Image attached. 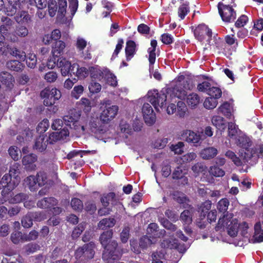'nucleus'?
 <instances>
[{
	"instance_id": "62",
	"label": "nucleus",
	"mask_w": 263,
	"mask_h": 263,
	"mask_svg": "<svg viewBox=\"0 0 263 263\" xmlns=\"http://www.w3.org/2000/svg\"><path fill=\"white\" fill-rule=\"evenodd\" d=\"M211 88V84L208 81H203L201 83H199L197 85L198 91L203 92H206L208 94V91Z\"/></svg>"
},
{
	"instance_id": "40",
	"label": "nucleus",
	"mask_w": 263,
	"mask_h": 263,
	"mask_svg": "<svg viewBox=\"0 0 263 263\" xmlns=\"http://www.w3.org/2000/svg\"><path fill=\"white\" fill-rule=\"evenodd\" d=\"M67 67H68V70H67V76H70L72 78V74L76 77L80 68L79 64L77 63H74L71 64L70 62L67 61Z\"/></svg>"
},
{
	"instance_id": "2",
	"label": "nucleus",
	"mask_w": 263,
	"mask_h": 263,
	"mask_svg": "<svg viewBox=\"0 0 263 263\" xmlns=\"http://www.w3.org/2000/svg\"><path fill=\"white\" fill-rule=\"evenodd\" d=\"M20 178L12 177L11 174H5L0 181V190L3 188L1 194L3 197H7L18 184Z\"/></svg>"
},
{
	"instance_id": "23",
	"label": "nucleus",
	"mask_w": 263,
	"mask_h": 263,
	"mask_svg": "<svg viewBox=\"0 0 263 263\" xmlns=\"http://www.w3.org/2000/svg\"><path fill=\"white\" fill-rule=\"evenodd\" d=\"M48 143L47 138H46L44 135H40L36 139L33 148L42 152L46 149Z\"/></svg>"
},
{
	"instance_id": "61",
	"label": "nucleus",
	"mask_w": 263,
	"mask_h": 263,
	"mask_svg": "<svg viewBox=\"0 0 263 263\" xmlns=\"http://www.w3.org/2000/svg\"><path fill=\"white\" fill-rule=\"evenodd\" d=\"M187 109L185 103L182 101H178L177 104V114L180 117H184Z\"/></svg>"
},
{
	"instance_id": "15",
	"label": "nucleus",
	"mask_w": 263,
	"mask_h": 263,
	"mask_svg": "<svg viewBox=\"0 0 263 263\" xmlns=\"http://www.w3.org/2000/svg\"><path fill=\"white\" fill-rule=\"evenodd\" d=\"M68 10L70 15L67 16V28H73V24L72 22L73 17L74 16L79 7L78 0H68Z\"/></svg>"
},
{
	"instance_id": "3",
	"label": "nucleus",
	"mask_w": 263,
	"mask_h": 263,
	"mask_svg": "<svg viewBox=\"0 0 263 263\" xmlns=\"http://www.w3.org/2000/svg\"><path fill=\"white\" fill-rule=\"evenodd\" d=\"M95 244L93 242L86 243L82 247L78 248L75 251L74 255L77 260L85 262L92 259L95 255Z\"/></svg>"
},
{
	"instance_id": "59",
	"label": "nucleus",
	"mask_w": 263,
	"mask_h": 263,
	"mask_svg": "<svg viewBox=\"0 0 263 263\" xmlns=\"http://www.w3.org/2000/svg\"><path fill=\"white\" fill-rule=\"evenodd\" d=\"M248 17L245 15L242 14L240 15L235 23V26L236 28H242L244 27L248 22Z\"/></svg>"
},
{
	"instance_id": "52",
	"label": "nucleus",
	"mask_w": 263,
	"mask_h": 263,
	"mask_svg": "<svg viewBox=\"0 0 263 263\" xmlns=\"http://www.w3.org/2000/svg\"><path fill=\"white\" fill-rule=\"evenodd\" d=\"M57 58L56 65L58 67L61 68V72L62 75L66 76V58L61 57H57Z\"/></svg>"
},
{
	"instance_id": "24",
	"label": "nucleus",
	"mask_w": 263,
	"mask_h": 263,
	"mask_svg": "<svg viewBox=\"0 0 263 263\" xmlns=\"http://www.w3.org/2000/svg\"><path fill=\"white\" fill-rule=\"evenodd\" d=\"M66 137V129L64 127L60 132H53L47 138L49 144H53L58 141L63 139Z\"/></svg>"
},
{
	"instance_id": "4",
	"label": "nucleus",
	"mask_w": 263,
	"mask_h": 263,
	"mask_svg": "<svg viewBox=\"0 0 263 263\" xmlns=\"http://www.w3.org/2000/svg\"><path fill=\"white\" fill-rule=\"evenodd\" d=\"M58 1V9L57 2L54 0H50L48 3V12L50 16L55 15L57 11V20L64 23V17L66 15V0Z\"/></svg>"
},
{
	"instance_id": "34",
	"label": "nucleus",
	"mask_w": 263,
	"mask_h": 263,
	"mask_svg": "<svg viewBox=\"0 0 263 263\" xmlns=\"http://www.w3.org/2000/svg\"><path fill=\"white\" fill-rule=\"evenodd\" d=\"M113 235L112 230H108L103 232L100 235L99 240L103 247L109 244Z\"/></svg>"
},
{
	"instance_id": "17",
	"label": "nucleus",
	"mask_w": 263,
	"mask_h": 263,
	"mask_svg": "<svg viewBox=\"0 0 263 263\" xmlns=\"http://www.w3.org/2000/svg\"><path fill=\"white\" fill-rule=\"evenodd\" d=\"M58 203V200L53 197H45L39 200L36 203L38 208L42 209H49L54 206H56Z\"/></svg>"
},
{
	"instance_id": "56",
	"label": "nucleus",
	"mask_w": 263,
	"mask_h": 263,
	"mask_svg": "<svg viewBox=\"0 0 263 263\" xmlns=\"http://www.w3.org/2000/svg\"><path fill=\"white\" fill-rule=\"evenodd\" d=\"M81 106L83 111L85 113H88L91 109V105L90 101L87 98H82L81 100Z\"/></svg>"
},
{
	"instance_id": "12",
	"label": "nucleus",
	"mask_w": 263,
	"mask_h": 263,
	"mask_svg": "<svg viewBox=\"0 0 263 263\" xmlns=\"http://www.w3.org/2000/svg\"><path fill=\"white\" fill-rule=\"evenodd\" d=\"M194 34L195 38L200 42L203 41L206 35L208 36V40L209 41L212 37V31L208 26L205 24H200L194 29Z\"/></svg>"
},
{
	"instance_id": "38",
	"label": "nucleus",
	"mask_w": 263,
	"mask_h": 263,
	"mask_svg": "<svg viewBox=\"0 0 263 263\" xmlns=\"http://www.w3.org/2000/svg\"><path fill=\"white\" fill-rule=\"evenodd\" d=\"M218 112L222 114L228 118H230L232 115L230 104L227 102L223 103L218 107Z\"/></svg>"
},
{
	"instance_id": "48",
	"label": "nucleus",
	"mask_w": 263,
	"mask_h": 263,
	"mask_svg": "<svg viewBox=\"0 0 263 263\" xmlns=\"http://www.w3.org/2000/svg\"><path fill=\"white\" fill-rule=\"evenodd\" d=\"M21 223L24 228H29L32 226L33 219L29 212L22 217Z\"/></svg>"
},
{
	"instance_id": "1",
	"label": "nucleus",
	"mask_w": 263,
	"mask_h": 263,
	"mask_svg": "<svg viewBox=\"0 0 263 263\" xmlns=\"http://www.w3.org/2000/svg\"><path fill=\"white\" fill-rule=\"evenodd\" d=\"M103 248L102 258L107 263H112V260L119 259L122 255V253L116 240L110 241L109 244L104 246Z\"/></svg>"
},
{
	"instance_id": "45",
	"label": "nucleus",
	"mask_w": 263,
	"mask_h": 263,
	"mask_svg": "<svg viewBox=\"0 0 263 263\" xmlns=\"http://www.w3.org/2000/svg\"><path fill=\"white\" fill-rule=\"evenodd\" d=\"M212 206L211 201L208 200L202 203L199 210L201 211V217H205L206 214L211 209Z\"/></svg>"
},
{
	"instance_id": "5",
	"label": "nucleus",
	"mask_w": 263,
	"mask_h": 263,
	"mask_svg": "<svg viewBox=\"0 0 263 263\" xmlns=\"http://www.w3.org/2000/svg\"><path fill=\"white\" fill-rule=\"evenodd\" d=\"M229 222V221H228V220L226 218V215H223L222 217H220L219 219L218 223L215 227V230L216 231H218L225 226H227V228L228 235L232 237H234L237 235L239 224L236 219L232 220L230 221L229 224H228Z\"/></svg>"
},
{
	"instance_id": "22",
	"label": "nucleus",
	"mask_w": 263,
	"mask_h": 263,
	"mask_svg": "<svg viewBox=\"0 0 263 263\" xmlns=\"http://www.w3.org/2000/svg\"><path fill=\"white\" fill-rule=\"evenodd\" d=\"M136 45L133 40H128L126 42L125 49L126 59L127 61H129L136 52Z\"/></svg>"
},
{
	"instance_id": "10",
	"label": "nucleus",
	"mask_w": 263,
	"mask_h": 263,
	"mask_svg": "<svg viewBox=\"0 0 263 263\" xmlns=\"http://www.w3.org/2000/svg\"><path fill=\"white\" fill-rule=\"evenodd\" d=\"M89 71L92 80H98L100 81L104 79L109 82V79L113 80L116 79L115 75L111 73L109 70L102 71L93 66H91L89 68Z\"/></svg>"
},
{
	"instance_id": "20",
	"label": "nucleus",
	"mask_w": 263,
	"mask_h": 263,
	"mask_svg": "<svg viewBox=\"0 0 263 263\" xmlns=\"http://www.w3.org/2000/svg\"><path fill=\"white\" fill-rule=\"evenodd\" d=\"M3 198L5 202L8 201L10 203L16 204L25 201L28 198V196L26 193H20L12 197L11 193L7 197H3Z\"/></svg>"
},
{
	"instance_id": "42",
	"label": "nucleus",
	"mask_w": 263,
	"mask_h": 263,
	"mask_svg": "<svg viewBox=\"0 0 263 263\" xmlns=\"http://www.w3.org/2000/svg\"><path fill=\"white\" fill-rule=\"evenodd\" d=\"M26 254L33 253L40 249V246L36 243L30 242L24 247L23 248Z\"/></svg>"
},
{
	"instance_id": "18",
	"label": "nucleus",
	"mask_w": 263,
	"mask_h": 263,
	"mask_svg": "<svg viewBox=\"0 0 263 263\" xmlns=\"http://www.w3.org/2000/svg\"><path fill=\"white\" fill-rule=\"evenodd\" d=\"M88 125L90 131L94 134H101L105 132L104 126L101 124L98 118L91 117L89 121Z\"/></svg>"
},
{
	"instance_id": "37",
	"label": "nucleus",
	"mask_w": 263,
	"mask_h": 263,
	"mask_svg": "<svg viewBox=\"0 0 263 263\" xmlns=\"http://www.w3.org/2000/svg\"><path fill=\"white\" fill-rule=\"evenodd\" d=\"M9 53L11 55L15 57L17 59L21 61H24L26 59V53L25 51L15 47L10 48Z\"/></svg>"
},
{
	"instance_id": "11",
	"label": "nucleus",
	"mask_w": 263,
	"mask_h": 263,
	"mask_svg": "<svg viewBox=\"0 0 263 263\" xmlns=\"http://www.w3.org/2000/svg\"><path fill=\"white\" fill-rule=\"evenodd\" d=\"M119 108L117 105L105 106L100 115V119L104 124L109 123L112 120L118 112Z\"/></svg>"
},
{
	"instance_id": "54",
	"label": "nucleus",
	"mask_w": 263,
	"mask_h": 263,
	"mask_svg": "<svg viewBox=\"0 0 263 263\" xmlns=\"http://www.w3.org/2000/svg\"><path fill=\"white\" fill-rule=\"evenodd\" d=\"M208 95L210 96V97L218 99L221 97L222 91L219 87L213 86L208 91Z\"/></svg>"
},
{
	"instance_id": "32",
	"label": "nucleus",
	"mask_w": 263,
	"mask_h": 263,
	"mask_svg": "<svg viewBox=\"0 0 263 263\" xmlns=\"http://www.w3.org/2000/svg\"><path fill=\"white\" fill-rule=\"evenodd\" d=\"M212 122L217 129L223 132L226 128V123L224 118L219 116H214L212 119Z\"/></svg>"
},
{
	"instance_id": "8",
	"label": "nucleus",
	"mask_w": 263,
	"mask_h": 263,
	"mask_svg": "<svg viewBox=\"0 0 263 263\" xmlns=\"http://www.w3.org/2000/svg\"><path fill=\"white\" fill-rule=\"evenodd\" d=\"M41 96L44 98V104L46 106L53 105L56 101L61 97V91L56 88H46L41 92Z\"/></svg>"
},
{
	"instance_id": "26",
	"label": "nucleus",
	"mask_w": 263,
	"mask_h": 263,
	"mask_svg": "<svg viewBox=\"0 0 263 263\" xmlns=\"http://www.w3.org/2000/svg\"><path fill=\"white\" fill-rule=\"evenodd\" d=\"M0 81L7 87L11 88L13 86V83L14 82V79L10 73L7 72H2L0 74Z\"/></svg>"
},
{
	"instance_id": "28",
	"label": "nucleus",
	"mask_w": 263,
	"mask_h": 263,
	"mask_svg": "<svg viewBox=\"0 0 263 263\" xmlns=\"http://www.w3.org/2000/svg\"><path fill=\"white\" fill-rule=\"evenodd\" d=\"M6 67L10 70L20 72L24 69L25 66L18 60H13L7 62Z\"/></svg>"
},
{
	"instance_id": "64",
	"label": "nucleus",
	"mask_w": 263,
	"mask_h": 263,
	"mask_svg": "<svg viewBox=\"0 0 263 263\" xmlns=\"http://www.w3.org/2000/svg\"><path fill=\"white\" fill-rule=\"evenodd\" d=\"M237 134V128L235 123L229 122L228 123V136L231 138H235Z\"/></svg>"
},
{
	"instance_id": "44",
	"label": "nucleus",
	"mask_w": 263,
	"mask_h": 263,
	"mask_svg": "<svg viewBox=\"0 0 263 263\" xmlns=\"http://www.w3.org/2000/svg\"><path fill=\"white\" fill-rule=\"evenodd\" d=\"M180 219L184 224H190L192 222V216L189 210H184L180 214Z\"/></svg>"
},
{
	"instance_id": "9",
	"label": "nucleus",
	"mask_w": 263,
	"mask_h": 263,
	"mask_svg": "<svg viewBox=\"0 0 263 263\" xmlns=\"http://www.w3.org/2000/svg\"><path fill=\"white\" fill-rule=\"evenodd\" d=\"M167 96L163 91L158 92L154 90L152 95L148 96V101L154 107L156 111L159 110V107L162 108L166 106Z\"/></svg>"
},
{
	"instance_id": "7",
	"label": "nucleus",
	"mask_w": 263,
	"mask_h": 263,
	"mask_svg": "<svg viewBox=\"0 0 263 263\" xmlns=\"http://www.w3.org/2000/svg\"><path fill=\"white\" fill-rule=\"evenodd\" d=\"M81 115V111L76 109L73 108L68 111V115H67V126L71 129H74L77 131L80 129L82 132L85 130L84 125L80 124L79 119Z\"/></svg>"
},
{
	"instance_id": "27",
	"label": "nucleus",
	"mask_w": 263,
	"mask_h": 263,
	"mask_svg": "<svg viewBox=\"0 0 263 263\" xmlns=\"http://www.w3.org/2000/svg\"><path fill=\"white\" fill-rule=\"evenodd\" d=\"M116 201V194L114 192L103 194L100 198L102 206H109L110 202L113 204Z\"/></svg>"
},
{
	"instance_id": "53",
	"label": "nucleus",
	"mask_w": 263,
	"mask_h": 263,
	"mask_svg": "<svg viewBox=\"0 0 263 263\" xmlns=\"http://www.w3.org/2000/svg\"><path fill=\"white\" fill-rule=\"evenodd\" d=\"M148 236L145 235L143 236L139 239V247L141 249L144 250L147 249L148 246L152 244V241Z\"/></svg>"
},
{
	"instance_id": "46",
	"label": "nucleus",
	"mask_w": 263,
	"mask_h": 263,
	"mask_svg": "<svg viewBox=\"0 0 263 263\" xmlns=\"http://www.w3.org/2000/svg\"><path fill=\"white\" fill-rule=\"evenodd\" d=\"M24 235L20 231H14L11 235V239L14 244H18L20 242L25 241Z\"/></svg>"
},
{
	"instance_id": "55",
	"label": "nucleus",
	"mask_w": 263,
	"mask_h": 263,
	"mask_svg": "<svg viewBox=\"0 0 263 263\" xmlns=\"http://www.w3.org/2000/svg\"><path fill=\"white\" fill-rule=\"evenodd\" d=\"M49 126V123L48 120L44 119L37 125L36 130L39 133L43 134L47 130Z\"/></svg>"
},
{
	"instance_id": "21",
	"label": "nucleus",
	"mask_w": 263,
	"mask_h": 263,
	"mask_svg": "<svg viewBox=\"0 0 263 263\" xmlns=\"http://www.w3.org/2000/svg\"><path fill=\"white\" fill-rule=\"evenodd\" d=\"M37 160V156L33 154L25 155L22 159L23 164L28 170H34L36 166L34 162Z\"/></svg>"
},
{
	"instance_id": "31",
	"label": "nucleus",
	"mask_w": 263,
	"mask_h": 263,
	"mask_svg": "<svg viewBox=\"0 0 263 263\" xmlns=\"http://www.w3.org/2000/svg\"><path fill=\"white\" fill-rule=\"evenodd\" d=\"M217 154V149L213 147L204 148L200 152V156L205 160L211 159Z\"/></svg>"
},
{
	"instance_id": "35",
	"label": "nucleus",
	"mask_w": 263,
	"mask_h": 263,
	"mask_svg": "<svg viewBox=\"0 0 263 263\" xmlns=\"http://www.w3.org/2000/svg\"><path fill=\"white\" fill-rule=\"evenodd\" d=\"M171 96L182 100L186 97L187 92L184 89L176 86L172 88Z\"/></svg>"
},
{
	"instance_id": "19",
	"label": "nucleus",
	"mask_w": 263,
	"mask_h": 263,
	"mask_svg": "<svg viewBox=\"0 0 263 263\" xmlns=\"http://www.w3.org/2000/svg\"><path fill=\"white\" fill-rule=\"evenodd\" d=\"M151 47L147 49L148 53V61L149 63V70H153L154 64L156 61V50L157 46V41L156 40H152L151 41Z\"/></svg>"
},
{
	"instance_id": "29",
	"label": "nucleus",
	"mask_w": 263,
	"mask_h": 263,
	"mask_svg": "<svg viewBox=\"0 0 263 263\" xmlns=\"http://www.w3.org/2000/svg\"><path fill=\"white\" fill-rule=\"evenodd\" d=\"M65 47V43L62 41L54 42L52 50L53 55L56 57H61L63 54V50Z\"/></svg>"
},
{
	"instance_id": "47",
	"label": "nucleus",
	"mask_w": 263,
	"mask_h": 263,
	"mask_svg": "<svg viewBox=\"0 0 263 263\" xmlns=\"http://www.w3.org/2000/svg\"><path fill=\"white\" fill-rule=\"evenodd\" d=\"M14 33L15 36L24 37L28 34V30L26 27L19 25L16 27Z\"/></svg>"
},
{
	"instance_id": "60",
	"label": "nucleus",
	"mask_w": 263,
	"mask_h": 263,
	"mask_svg": "<svg viewBox=\"0 0 263 263\" xmlns=\"http://www.w3.org/2000/svg\"><path fill=\"white\" fill-rule=\"evenodd\" d=\"M88 88L91 93H98L100 92L101 89V85L98 82L92 80L88 86Z\"/></svg>"
},
{
	"instance_id": "51",
	"label": "nucleus",
	"mask_w": 263,
	"mask_h": 263,
	"mask_svg": "<svg viewBox=\"0 0 263 263\" xmlns=\"http://www.w3.org/2000/svg\"><path fill=\"white\" fill-rule=\"evenodd\" d=\"M9 155L14 160L17 161L21 157V151L18 148L14 146H10L8 149Z\"/></svg>"
},
{
	"instance_id": "39",
	"label": "nucleus",
	"mask_w": 263,
	"mask_h": 263,
	"mask_svg": "<svg viewBox=\"0 0 263 263\" xmlns=\"http://www.w3.org/2000/svg\"><path fill=\"white\" fill-rule=\"evenodd\" d=\"M25 181L31 191H35L39 187L37 185V178H36V176L30 175L26 178Z\"/></svg>"
},
{
	"instance_id": "50",
	"label": "nucleus",
	"mask_w": 263,
	"mask_h": 263,
	"mask_svg": "<svg viewBox=\"0 0 263 263\" xmlns=\"http://www.w3.org/2000/svg\"><path fill=\"white\" fill-rule=\"evenodd\" d=\"M26 64L28 67L31 68H34L36 65L37 59L36 55L34 53H29L26 55Z\"/></svg>"
},
{
	"instance_id": "36",
	"label": "nucleus",
	"mask_w": 263,
	"mask_h": 263,
	"mask_svg": "<svg viewBox=\"0 0 263 263\" xmlns=\"http://www.w3.org/2000/svg\"><path fill=\"white\" fill-rule=\"evenodd\" d=\"M189 2H185L180 5L178 9V15L181 20L184 19L185 16L190 12Z\"/></svg>"
},
{
	"instance_id": "63",
	"label": "nucleus",
	"mask_w": 263,
	"mask_h": 263,
	"mask_svg": "<svg viewBox=\"0 0 263 263\" xmlns=\"http://www.w3.org/2000/svg\"><path fill=\"white\" fill-rule=\"evenodd\" d=\"M70 204L72 209L77 211H81L83 207L82 201L77 198H72Z\"/></svg>"
},
{
	"instance_id": "43",
	"label": "nucleus",
	"mask_w": 263,
	"mask_h": 263,
	"mask_svg": "<svg viewBox=\"0 0 263 263\" xmlns=\"http://www.w3.org/2000/svg\"><path fill=\"white\" fill-rule=\"evenodd\" d=\"M115 224V220L114 218H104L98 223V227L102 229L105 228H111Z\"/></svg>"
},
{
	"instance_id": "58",
	"label": "nucleus",
	"mask_w": 263,
	"mask_h": 263,
	"mask_svg": "<svg viewBox=\"0 0 263 263\" xmlns=\"http://www.w3.org/2000/svg\"><path fill=\"white\" fill-rule=\"evenodd\" d=\"M33 220L41 221L46 218V215L44 212H29Z\"/></svg>"
},
{
	"instance_id": "49",
	"label": "nucleus",
	"mask_w": 263,
	"mask_h": 263,
	"mask_svg": "<svg viewBox=\"0 0 263 263\" xmlns=\"http://www.w3.org/2000/svg\"><path fill=\"white\" fill-rule=\"evenodd\" d=\"M218 104L217 99L214 98H206L203 103L205 108L208 109H211L215 108Z\"/></svg>"
},
{
	"instance_id": "13",
	"label": "nucleus",
	"mask_w": 263,
	"mask_h": 263,
	"mask_svg": "<svg viewBox=\"0 0 263 263\" xmlns=\"http://www.w3.org/2000/svg\"><path fill=\"white\" fill-rule=\"evenodd\" d=\"M182 138L189 143H192L194 146H198L201 143V136L200 134L192 130L186 129L181 134Z\"/></svg>"
},
{
	"instance_id": "16",
	"label": "nucleus",
	"mask_w": 263,
	"mask_h": 263,
	"mask_svg": "<svg viewBox=\"0 0 263 263\" xmlns=\"http://www.w3.org/2000/svg\"><path fill=\"white\" fill-rule=\"evenodd\" d=\"M165 231H159V226L156 223H151L147 228L146 235L151 238H160L165 235Z\"/></svg>"
},
{
	"instance_id": "33",
	"label": "nucleus",
	"mask_w": 263,
	"mask_h": 263,
	"mask_svg": "<svg viewBox=\"0 0 263 263\" xmlns=\"http://www.w3.org/2000/svg\"><path fill=\"white\" fill-rule=\"evenodd\" d=\"M200 102V97L196 93H191L186 96V103L191 108H195Z\"/></svg>"
},
{
	"instance_id": "57",
	"label": "nucleus",
	"mask_w": 263,
	"mask_h": 263,
	"mask_svg": "<svg viewBox=\"0 0 263 263\" xmlns=\"http://www.w3.org/2000/svg\"><path fill=\"white\" fill-rule=\"evenodd\" d=\"M209 172L211 175L216 177H222L225 174L224 171L222 168L216 165L211 166Z\"/></svg>"
},
{
	"instance_id": "25",
	"label": "nucleus",
	"mask_w": 263,
	"mask_h": 263,
	"mask_svg": "<svg viewBox=\"0 0 263 263\" xmlns=\"http://www.w3.org/2000/svg\"><path fill=\"white\" fill-rule=\"evenodd\" d=\"M1 263H24V261L23 257L18 254L7 253L2 259Z\"/></svg>"
},
{
	"instance_id": "14",
	"label": "nucleus",
	"mask_w": 263,
	"mask_h": 263,
	"mask_svg": "<svg viewBox=\"0 0 263 263\" xmlns=\"http://www.w3.org/2000/svg\"><path fill=\"white\" fill-rule=\"evenodd\" d=\"M142 111L145 122L149 125H153L156 121V116L151 105L145 103L142 108Z\"/></svg>"
},
{
	"instance_id": "41",
	"label": "nucleus",
	"mask_w": 263,
	"mask_h": 263,
	"mask_svg": "<svg viewBox=\"0 0 263 263\" xmlns=\"http://www.w3.org/2000/svg\"><path fill=\"white\" fill-rule=\"evenodd\" d=\"M229 203V200L227 198H223L218 201L217 208L219 212L224 214L227 212Z\"/></svg>"
},
{
	"instance_id": "30",
	"label": "nucleus",
	"mask_w": 263,
	"mask_h": 263,
	"mask_svg": "<svg viewBox=\"0 0 263 263\" xmlns=\"http://www.w3.org/2000/svg\"><path fill=\"white\" fill-rule=\"evenodd\" d=\"M16 22L20 24H27L31 21V16L27 11H22L18 12L14 17Z\"/></svg>"
},
{
	"instance_id": "6",
	"label": "nucleus",
	"mask_w": 263,
	"mask_h": 263,
	"mask_svg": "<svg viewBox=\"0 0 263 263\" xmlns=\"http://www.w3.org/2000/svg\"><path fill=\"white\" fill-rule=\"evenodd\" d=\"M218 12L222 20L226 23L234 22L236 18L237 14L236 11L232 6L229 5H225L220 2L217 5Z\"/></svg>"
}]
</instances>
